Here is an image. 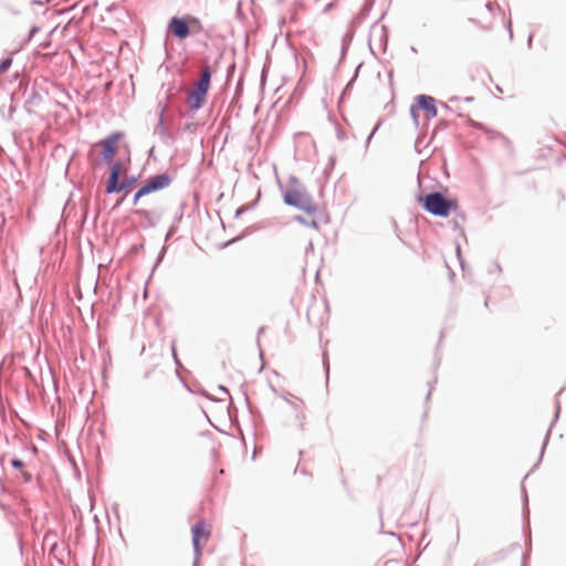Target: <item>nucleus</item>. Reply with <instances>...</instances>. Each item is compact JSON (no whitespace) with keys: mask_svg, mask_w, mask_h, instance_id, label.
<instances>
[{"mask_svg":"<svg viewBox=\"0 0 566 566\" xmlns=\"http://www.w3.org/2000/svg\"><path fill=\"white\" fill-rule=\"evenodd\" d=\"M167 31L178 40H185L190 35H198L205 32L201 20L192 14L170 18Z\"/></svg>","mask_w":566,"mask_h":566,"instance_id":"nucleus-1","label":"nucleus"},{"mask_svg":"<svg viewBox=\"0 0 566 566\" xmlns=\"http://www.w3.org/2000/svg\"><path fill=\"white\" fill-rule=\"evenodd\" d=\"M211 82V70L209 65H205L201 70L199 80L193 84L187 95V104L189 111L195 112L200 109L207 98V94Z\"/></svg>","mask_w":566,"mask_h":566,"instance_id":"nucleus-2","label":"nucleus"},{"mask_svg":"<svg viewBox=\"0 0 566 566\" xmlns=\"http://www.w3.org/2000/svg\"><path fill=\"white\" fill-rule=\"evenodd\" d=\"M419 200L426 211L437 217H448L454 207V202L439 191L430 192Z\"/></svg>","mask_w":566,"mask_h":566,"instance_id":"nucleus-3","label":"nucleus"},{"mask_svg":"<svg viewBox=\"0 0 566 566\" xmlns=\"http://www.w3.org/2000/svg\"><path fill=\"white\" fill-rule=\"evenodd\" d=\"M284 202L289 206L303 210L308 214H315L317 212V206L313 198L307 191L302 189H287L284 193Z\"/></svg>","mask_w":566,"mask_h":566,"instance_id":"nucleus-4","label":"nucleus"},{"mask_svg":"<svg viewBox=\"0 0 566 566\" xmlns=\"http://www.w3.org/2000/svg\"><path fill=\"white\" fill-rule=\"evenodd\" d=\"M122 171V164L115 161L111 167L109 177L106 184V193H117L128 189L137 182L135 176L125 177L123 181H119Z\"/></svg>","mask_w":566,"mask_h":566,"instance_id":"nucleus-5","label":"nucleus"},{"mask_svg":"<svg viewBox=\"0 0 566 566\" xmlns=\"http://www.w3.org/2000/svg\"><path fill=\"white\" fill-rule=\"evenodd\" d=\"M158 120L154 127L153 134L158 136L160 142L167 146L172 145L176 142V135L166 126V113L168 111V104L158 103Z\"/></svg>","mask_w":566,"mask_h":566,"instance_id":"nucleus-6","label":"nucleus"},{"mask_svg":"<svg viewBox=\"0 0 566 566\" xmlns=\"http://www.w3.org/2000/svg\"><path fill=\"white\" fill-rule=\"evenodd\" d=\"M122 136V133L115 132L99 142V145L103 148L102 156L106 163H111L114 156L116 155L118 149V143Z\"/></svg>","mask_w":566,"mask_h":566,"instance_id":"nucleus-7","label":"nucleus"},{"mask_svg":"<svg viewBox=\"0 0 566 566\" xmlns=\"http://www.w3.org/2000/svg\"><path fill=\"white\" fill-rule=\"evenodd\" d=\"M191 533H192V546H193V553H195L193 566H198L199 559L201 556L200 538L205 537L207 539L209 537L210 533L205 531L203 521L197 522L192 526Z\"/></svg>","mask_w":566,"mask_h":566,"instance_id":"nucleus-8","label":"nucleus"},{"mask_svg":"<svg viewBox=\"0 0 566 566\" xmlns=\"http://www.w3.org/2000/svg\"><path fill=\"white\" fill-rule=\"evenodd\" d=\"M495 7L492 2H486L482 13L476 18H470L469 21L476 23L480 28L488 30L492 27L494 20Z\"/></svg>","mask_w":566,"mask_h":566,"instance_id":"nucleus-9","label":"nucleus"},{"mask_svg":"<svg viewBox=\"0 0 566 566\" xmlns=\"http://www.w3.org/2000/svg\"><path fill=\"white\" fill-rule=\"evenodd\" d=\"M171 182H172V178L167 172L155 175L146 181V184L149 186L151 192L163 190V189L169 187L171 185Z\"/></svg>","mask_w":566,"mask_h":566,"instance_id":"nucleus-10","label":"nucleus"},{"mask_svg":"<svg viewBox=\"0 0 566 566\" xmlns=\"http://www.w3.org/2000/svg\"><path fill=\"white\" fill-rule=\"evenodd\" d=\"M418 108L427 112L428 118H433L438 115L436 99L429 95H419L417 97Z\"/></svg>","mask_w":566,"mask_h":566,"instance_id":"nucleus-11","label":"nucleus"},{"mask_svg":"<svg viewBox=\"0 0 566 566\" xmlns=\"http://www.w3.org/2000/svg\"><path fill=\"white\" fill-rule=\"evenodd\" d=\"M143 222L148 227H155L159 222V216H155L153 211L146 209H138L135 211Z\"/></svg>","mask_w":566,"mask_h":566,"instance_id":"nucleus-12","label":"nucleus"},{"mask_svg":"<svg viewBox=\"0 0 566 566\" xmlns=\"http://www.w3.org/2000/svg\"><path fill=\"white\" fill-rule=\"evenodd\" d=\"M11 64H12V59L11 57L2 59L0 61V74H2L6 71H8L9 67L11 66Z\"/></svg>","mask_w":566,"mask_h":566,"instance_id":"nucleus-13","label":"nucleus"},{"mask_svg":"<svg viewBox=\"0 0 566 566\" xmlns=\"http://www.w3.org/2000/svg\"><path fill=\"white\" fill-rule=\"evenodd\" d=\"M175 93H176V87L174 85H169L165 92V102L164 103H167L169 105L170 99L175 95Z\"/></svg>","mask_w":566,"mask_h":566,"instance_id":"nucleus-14","label":"nucleus"},{"mask_svg":"<svg viewBox=\"0 0 566 566\" xmlns=\"http://www.w3.org/2000/svg\"><path fill=\"white\" fill-rule=\"evenodd\" d=\"M139 196L144 197L146 195L151 193L150 188L147 184H144L137 191Z\"/></svg>","mask_w":566,"mask_h":566,"instance_id":"nucleus-15","label":"nucleus"},{"mask_svg":"<svg viewBox=\"0 0 566 566\" xmlns=\"http://www.w3.org/2000/svg\"><path fill=\"white\" fill-rule=\"evenodd\" d=\"M10 463L14 469H22L24 467L23 461L17 458L12 459Z\"/></svg>","mask_w":566,"mask_h":566,"instance_id":"nucleus-16","label":"nucleus"},{"mask_svg":"<svg viewBox=\"0 0 566 566\" xmlns=\"http://www.w3.org/2000/svg\"><path fill=\"white\" fill-rule=\"evenodd\" d=\"M410 114H411L415 123L418 125V107L417 106H411Z\"/></svg>","mask_w":566,"mask_h":566,"instance_id":"nucleus-17","label":"nucleus"},{"mask_svg":"<svg viewBox=\"0 0 566 566\" xmlns=\"http://www.w3.org/2000/svg\"><path fill=\"white\" fill-rule=\"evenodd\" d=\"M248 209H249V208H248L247 206H242V207H240V208H239V209H237V211H235V217H240V216H242L245 211H248Z\"/></svg>","mask_w":566,"mask_h":566,"instance_id":"nucleus-18","label":"nucleus"},{"mask_svg":"<svg viewBox=\"0 0 566 566\" xmlns=\"http://www.w3.org/2000/svg\"><path fill=\"white\" fill-rule=\"evenodd\" d=\"M22 478L24 482H30L32 480V475L29 472H22Z\"/></svg>","mask_w":566,"mask_h":566,"instance_id":"nucleus-19","label":"nucleus"},{"mask_svg":"<svg viewBox=\"0 0 566 566\" xmlns=\"http://www.w3.org/2000/svg\"><path fill=\"white\" fill-rule=\"evenodd\" d=\"M437 9H438V4H437L434 1H433V2H431V3H430V6H429V11H430L431 13H433V12H436V11H437Z\"/></svg>","mask_w":566,"mask_h":566,"instance_id":"nucleus-20","label":"nucleus"},{"mask_svg":"<svg viewBox=\"0 0 566 566\" xmlns=\"http://www.w3.org/2000/svg\"><path fill=\"white\" fill-rule=\"evenodd\" d=\"M142 198V196H139L138 192H136L133 197V205L136 206L139 201V199Z\"/></svg>","mask_w":566,"mask_h":566,"instance_id":"nucleus-21","label":"nucleus"},{"mask_svg":"<svg viewBox=\"0 0 566 566\" xmlns=\"http://www.w3.org/2000/svg\"><path fill=\"white\" fill-rule=\"evenodd\" d=\"M39 31L38 27H32L29 34V40Z\"/></svg>","mask_w":566,"mask_h":566,"instance_id":"nucleus-22","label":"nucleus"},{"mask_svg":"<svg viewBox=\"0 0 566 566\" xmlns=\"http://www.w3.org/2000/svg\"><path fill=\"white\" fill-rule=\"evenodd\" d=\"M522 490H523V493H524V503H525V505H527V494H526L525 488L522 486Z\"/></svg>","mask_w":566,"mask_h":566,"instance_id":"nucleus-23","label":"nucleus"},{"mask_svg":"<svg viewBox=\"0 0 566 566\" xmlns=\"http://www.w3.org/2000/svg\"><path fill=\"white\" fill-rule=\"evenodd\" d=\"M548 437H549V431L546 433V437H545V440H544V444H543L542 452H543V451H544V449H545V446H546V443H547V439H548Z\"/></svg>","mask_w":566,"mask_h":566,"instance_id":"nucleus-24","label":"nucleus"},{"mask_svg":"<svg viewBox=\"0 0 566 566\" xmlns=\"http://www.w3.org/2000/svg\"><path fill=\"white\" fill-rule=\"evenodd\" d=\"M172 355H174V358H175L176 363L178 364L179 361H178V358H177V354H176L175 347H172Z\"/></svg>","mask_w":566,"mask_h":566,"instance_id":"nucleus-25","label":"nucleus"},{"mask_svg":"<svg viewBox=\"0 0 566 566\" xmlns=\"http://www.w3.org/2000/svg\"><path fill=\"white\" fill-rule=\"evenodd\" d=\"M219 389H220L221 391H223L226 395H228V396H229V391H228V389H227V388H224L223 386H220V388H219Z\"/></svg>","mask_w":566,"mask_h":566,"instance_id":"nucleus-26","label":"nucleus"},{"mask_svg":"<svg viewBox=\"0 0 566 566\" xmlns=\"http://www.w3.org/2000/svg\"><path fill=\"white\" fill-rule=\"evenodd\" d=\"M324 365H325V368H326V373L328 374V369H329L328 363L325 360Z\"/></svg>","mask_w":566,"mask_h":566,"instance_id":"nucleus-27","label":"nucleus"},{"mask_svg":"<svg viewBox=\"0 0 566 566\" xmlns=\"http://www.w3.org/2000/svg\"><path fill=\"white\" fill-rule=\"evenodd\" d=\"M376 129H377V127H375V129L370 133V135H369L368 139H370V138L374 136V134H375Z\"/></svg>","mask_w":566,"mask_h":566,"instance_id":"nucleus-28","label":"nucleus"},{"mask_svg":"<svg viewBox=\"0 0 566 566\" xmlns=\"http://www.w3.org/2000/svg\"><path fill=\"white\" fill-rule=\"evenodd\" d=\"M296 220L300 221V222H305L304 219L302 217H296Z\"/></svg>","mask_w":566,"mask_h":566,"instance_id":"nucleus-29","label":"nucleus"},{"mask_svg":"<svg viewBox=\"0 0 566 566\" xmlns=\"http://www.w3.org/2000/svg\"><path fill=\"white\" fill-rule=\"evenodd\" d=\"M312 226H313L314 228H317V222H316V221H313V222H312Z\"/></svg>","mask_w":566,"mask_h":566,"instance_id":"nucleus-30","label":"nucleus"},{"mask_svg":"<svg viewBox=\"0 0 566 566\" xmlns=\"http://www.w3.org/2000/svg\"><path fill=\"white\" fill-rule=\"evenodd\" d=\"M560 406L559 402H557V412H559Z\"/></svg>","mask_w":566,"mask_h":566,"instance_id":"nucleus-31","label":"nucleus"}]
</instances>
